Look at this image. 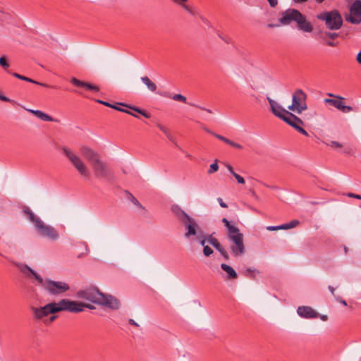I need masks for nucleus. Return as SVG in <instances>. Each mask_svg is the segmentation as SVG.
<instances>
[{
    "label": "nucleus",
    "mask_w": 361,
    "mask_h": 361,
    "mask_svg": "<svg viewBox=\"0 0 361 361\" xmlns=\"http://www.w3.org/2000/svg\"><path fill=\"white\" fill-rule=\"evenodd\" d=\"M222 222L226 227L228 239L230 241L231 252L234 257H238L245 252V245L243 235L240 232L238 228L231 224L227 219L224 218Z\"/></svg>",
    "instance_id": "1"
},
{
    "label": "nucleus",
    "mask_w": 361,
    "mask_h": 361,
    "mask_svg": "<svg viewBox=\"0 0 361 361\" xmlns=\"http://www.w3.org/2000/svg\"><path fill=\"white\" fill-rule=\"evenodd\" d=\"M80 151L91 163L96 178H106L109 176L110 173L106 165L100 159V156L97 152L87 146H82Z\"/></svg>",
    "instance_id": "2"
},
{
    "label": "nucleus",
    "mask_w": 361,
    "mask_h": 361,
    "mask_svg": "<svg viewBox=\"0 0 361 361\" xmlns=\"http://www.w3.org/2000/svg\"><path fill=\"white\" fill-rule=\"evenodd\" d=\"M24 212L28 216L30 221L34 224L36 231L40 235L51 240H56L59 238L58 231L51 226L44 224L29 207H25Z\"/></svg>",
    "instance_id": "3"
},
{
    "label": "nucleus",
    "mask_w": 361,
    "mask_h": 361,
    "mask_svg": "<svg viewBox=\"0 0 361 361\" xmlns=\"http://www.w3.org/2000/svg\"><path fill=\"white\" fill-rule=\"evenodd\" d=\"M61 150L78 173L85 178H89L90 175V170L82 158L79 157L75 152L68 147H63Z\"/></svg>",
    "instance_id": "4"
},
{
    "label": "nucleus",
    "mask_w": 361,
    "mask_h": 361,
    "mask_svg": "<svg viewBox=\"0 0 361 361\" xmlns=\"http://www.w3.org/2000/svg\"><path fill=\"white\" fill-rule=\"evenodd\" d=\"M317 17L319 20L324 21L326 27L329 30H338L343 25L342 16L337 10L322 12Z\"/></svg>",
    "instance_id": "5"
},
{
    "label": "nucleus",
    "mask_w": 361,
    "mask_h": 361,
    "mask_svg": "<svg viewBox=\"0 0 361 361\" xmlns=\"http://www.w3.org/2000/svg\"><path fill=\"white\" fill-rule=\"evenodd\" d=\"M307 94L300 89H298L293 94V102L288 107L290 111L301 114L307 109L306 103Z\"/></svg>",
    "instance_id": "6"
},
{
    "label": "nucleus",
    "mask_w": 361,
    "mask_h": 361,
    "mask_svg": "<svg viewBox=\"0 0 361 361\" xmlns=\"http://www.w3.org/2000/svg\"><path fill=\"white\" fill-rule=\"evenodd\" d=\"M267 100L269 102V104L271 106V109L272 113L281 120H283L284 122H286L287 124L288 122H290L291 120L295 119V115H294L293 113L290 112L289 111L283 108L279 103L273 100L272 99L267 97Z\"/></svg>",
    "instance_id": "7"
},
{
    "label": "nucleus",
    "mask_w": 361,
    "mask_h": 361,
    "mask_svg": "<svg viewBox=\"0 0 361 361\" xmlns=\"http://www.w3.org/2000/svg\"><path fill=\"white\" fill-rule=\"evenodd\" d=\"M183 224L185 229L184 237L187 239L194 240L203 233L195 219L192 217H190Z\"/></svg>",
    "instance_id": "8"
},
{
    "label": "nucleus",
    "mask_w": 361,
    "mask_h": 361,
    "mask_svg": "<svg viewBox=\"0 0 361 361\" xmlns=\"http://www.w3.org/2000/svg\"><path fill=\"white\" fill-rule=\"evenodd\" d=\"M58 311H68L71 312H80L84 310L85 304L80 302L70 300L68 299H62L56 302Z\"/></svg>",
    "instance_id": "9"
},
{
    "label": "nucleus",
    "mask_w": 361,
    "mask_h": 361,
    "mask_svg": "<svg viewBox=\"0 0 361 361\" xmlns=\"http://www.w3.org/2000/svg\"><path fill=\"white\" fill-rule=\"evenodd\" d=\"M77 297L98 304L102 299V293L95 288H87L77 292Z\"/></svg>",
    "instance_id": "10"
},
{
    "label": "nucleus",
    "mask_w": 361,
    "mask_h": 361,
    "mask_svg": "<svg viewBox=\"0 0 361 361\" xmlns=\"http://www.w3.org/2000/svg\"><path fill=\"white\" fill-rule=\"evenodd\" d=\"M32 312L35 319H43L49 314L58 312L56 302L49 303L42 307H32Z\"/></svg>",
    "instance_id": "11"
},
{
    "label": "nucleus",
    "mask_w": 361,
    "mask_h": 361,
    "mask_svg": "<svg viewBox=\"0 0 361 361\" xmlns=\"http://www.w3.org/2000/svg\"><path fill=\"white\" fill-rule=\"evenodd\" d=\"M45 288L49 293L53 295H60L69 290V285L63 281H55L48 280L44 284Z\"/></svg>",
    "instance_id": "12"
},
{
    "label": "nucleus",
    "mask_w": 361,
    "mask_h": 361,
    "mask_svg": "<svg viewBox=\"0 0 361 361\" xmlns=\"http://www.w3.org/2000/svg\"><path fill=\"white\" fill-rule=\"evenodd\" d=\"M345 20L353 24L361 23V1L356 0L350 7V14L345 16Z\"/></svg>",
    "instance_id": "13"
},
{
    "label": "nucleus",
    "mask_w": 361,
    "mask_h": 361,
    "mask_svg": "<svg viewBox=\"0 0 361 361\" xmlns=\"http://www.w3.org/2000/svg\"><path fill=\"white\" fill-rule=\"evenodd\" d=\"M300 12L294 8H288L281 13V17L279 18V23L281 25H290L292 22H296Z\"/></svg>",
    "instance_id": "14"
},
{
    "label": "nucleus",
    "mask_w": 361,
    "mask_h": 361,
    "mask_svg": "<svg viewBox=\"0 0 361 361\" xmlns=\"http://www.w3.org/2000/svg\"><path fill=\"white\" fill-rule=\"evenodd\" d=\"M99 305H104L112 310H118L120 307V302L111 295H106L102 293V299Z\"/></svg>",
    "instance_id": "15"
},
{
    "label": "nucleus",
    "mask_w": 361,
    "mask_h": 361,
    "mask_svg": "<svg viewBox=\"0 0 361 361\" xmlns=\"http://www.w3.org/2000/svg\"><path fill=\"white\" fill-rule=\"evenodd\" d=\"M296 20L297 27L300 30H302L305 32H311L313 30L312 24L307 20L306 17L302 15L301 13H300L298 18Z\"/></svg>",
    "instance_id": "16"
},
{
    "label": "nucleus",
    "mask_w": 361,
    "mask_h": 361,
    "mask_svg": "<svg viewBox=\"0 0 361 361\" xmlns=\"http://www.w3.org/2000/svg\"><path fill=\"white\" fill-rule=\"evenodd\" d=\"M297 312L301 317L306 319L316 318L319 316V314L309 306L299 307L297 310Z\"/></svg>",
    "instance_id": "17"
},
{
    "label": "nucleus",
    "mask_w": 361,
    "mask_h": 361,
    "mask_svg": "<svg viewBox=\"0 0 361 361\" xmlns=\"http://www.w3.org/2000/svg\"><path fill=\"white\" fill-rule=\"evenodd\" d=\"M70 81L74 86L76 87H84L86 90H92L94 92H98L99 90V87L98 86L80 80L75 77L71 78Z\"/></svg>",
    "instance_id": "18"
},
{
    "label": "nucleus",
    "mask_w": 361,
    "mask_h": 361,
    "mask_svg": "<svg viewBox=\"0 0 361 361\" xmlns=\"http://www.w3.org/2000/svg\"><path fill=\"white\" fill-rule=\"evenodd\" d=\"M295 120H291V121L288 122V124L295 128L298 132L305 136H308V133L302 127L304 124L303 121L296 116H295Z\"/></svg>",
    "instance_id": "19"
},
{
    "label": "nucleus",
    "mask_w": 361,
    "mask_h": 361,
    "mask_svg": "<svg viewBox=\"0 0 361 361\" xmlns=\"http://www.w3.org/2000/svg\"><path fill=\"white\" fill-rule=\"evenodd\" d=\"M171 211L182 224L190 217L178 205H173L171 207Z\"/></svg>",
    "instance_id": "20"
},
{
    "label": "nucleus",
    "mask_w": 361,
    "mask_h": 361,
    "mask_svg": "<svg viewBox=\"0 0 361 361\" xmlns=\"http://www.w3.org/2000/svg\"><path fill=\"white\" fill-rule=\"evenodd\" d=\"M329 97H335L337 98V99H324V102L325 104H329L333 106H334L335 108H336L337 109H338L341 102H342V99H343V97H340V96H335L334 94H331V93H328L327 94Z\"/></svg>",
    "instance_id": "21"
},
{
    "label": "nucleus",
    "mask_w": 361,
    "mask_h": 361,
    "mask_svg": "<svg viewBox=\"0 0 361 361\" xmlns=\"http://www.w3.org/2000/svg\"><path fill=\"white\" fill-rule=\"evenodd\" d=\"M221 268L226 272L228 274L227 278L228 279H234L237 278V273L236 271L229 265L226 264H221Z\"/></svg>",
    "instance_id": "22"
},
{
    "label": "nucleus",
    "mask_w": 361,
    "mask_h": 361,
    "mask_svg": "<svg viewBox=\"0 0 361 361\" xmlns=\"http://www.w3.org/2000/svg\"><path fill=\"white\" fill-rule=\"evenodd\" d=\"M12 75L15 78H18L20 80H24V81H27V82H31V83H34V84H36V85H39L44 87H50V86L49 85L46 84V83H42V82L35 81V80H32V79H31L30 78L25 77V76L20 75L18 73H13Z\"/></svg>",
    "instance_id": "23"
},
{
    "label": "nucleus",
    "mask_w": 361,
    "mask_h": 361,
    "mask_svg": "<svg viewBox=\"0 0 361 361\" xmlns=\"http://www.w3.org/2000/svg\"><path fill=\"white\" fill-rule=\"evenodd\" d=\"M28 111L30 112H31L32 114H33L34 115H35L39 118L42 119V121H54V118L52 117H51L48 114L42 112V111L32 110V109H29Z\"/></svg>",
    "instance_id": "24"
},
{
    "label": "nucleus",
    "mask_w": 361,
    "mask_h": 361,
    "mask_svg": "<svg viewBox=\"0 0 361 361\" xmlns=\"http://www.w3.org/2000/svg\"><path fill=\"white\" fill-rule=\"evenodd\" d=\"M20 270L25 274L27 273V271L30 272L38 281V282L40 284H43L42 278L37 273H36L34 270H32L30 267H29L27 265H25V264L23 265L20 267Z\"/></svg>",
    "instance_id": "25"
},
{
    "label": "nucleus",
    "mask_w": 361,
    "mask_h": 361,
    "mask_svg": "<svg viewBox=\"0 0 361 361\" xmlns=\"http://www.w3.org/2000/svg\"><path fill=\"white\" fill-rule=\"evenodd\" d=\"M140 79H141L142 82L147 87L149 90H150L152 92H156L157 85L153 81H152L149 79V78H148L147 76H143V77H141Z\"/></svg>",
    "instance_id": "26"
},
{
    "label": "nucleus",
    "mask_w": 361,
    "mask_h": 361,
    "mask_svg": "<svg viewBox=\"0 0 361 361\" xmlns=\"http://www.w3.org/2000/svg\"><path fill=\"white\" fill-rule=\"evenodd\" d=\"M207 242L210 243L212 245H213L218 251H219L222 248V246L221 245L218 240L213 237L212 235H208Z\"/></svg>",
    "instance_id": "27"
},
{
    "label": "nucleus",
    "mask_w": 361,
    "mask_h": 361,
    "mask_svg": "<svg viewBox=\"0 0 361 361\" xmlns=\"http://www.w3.org/2000/svg\"><path fill=\"white\" fill-rule=\"evenodd\" d=\"M300 222L298 220H293L287 224H282L283 230L290 229L297 226Z\"/></svg>",
    "instance_id": "28"
},
{
    "label": "nucleus",
    "mask_w": 361,
    "mask_h": 361,
    "mask_svg": "<svg viewBox=\"0 0 361 361\" xmlns=\"http://www.w3.org/2000/svg\"><path fill=\"white\" fill-rule=\"evenodd\" d=\"M129 108L133 110L134 111L137 112L138 114H141L142 116H145L147 118H150V114L144 109L135 106H129Z\"/></svg>",
    "instance_id": "29"
},
{
    "label": "nucleus",
    "mask_w": 361,
    "mask_h": 361,
    "mask_svg": "<svg viewBox=\"0 0 361 361\" xmlns=\"http://www.w3.org/2000/svg\"><path fill=\"white\" fill-rule=\"evenodd\" d=\"M207 236L204 233V232L202 233V235H200L197 238H196L195 240H197L200 242L201 245L203 247L206 246L205 244L207 242Z\"/></svg>",
    "instance_id": "30"
},
{
    "label": "nucleus",
    "mask_w": 361,
    "mask_h": 361,
    "mask_svg": "<svg viewBox=\"0 0 361 361\" xmlns=\"http://www.w3.org/2000/svg\"><path fill=\"white\" fill-rule=\"evenodd\" d=\"M0 66L4 70H7L10 67V64L7 61L6 57L5 56H3L0 58Z\"/></svg>",
    "instance_id": "31"
},
{
    "label": "nucleus",
    "mask_w": 361,
    "mask_h": 361,
    "mask_svg": "<svg viewBox=\"0 0 361 361\" xmlns=\"http://www.w3.org/2000/svg\"><path fill=\"white\" fill-rule=\"evenodd\" d=\"M206 131H207V132H208V133H211V134H212V135H213L215 137H216V138H218L219 140H221V141L224 142H225V143H226V144H228V142H229V140H229V139H228L227 137H224V136H222V135H219V134L214 133H213V132L210 131V130H208V129H207V130H206Z\"/></svg>",
    "instance_id": "32"
},
{
    "label": "nucleus",
    "mask_w": 361,
    "mask_h": 361,
    "mask_svg": "<svg viewBox=\"0 0 361 361\" xmlns=\"http://www.w3.org/2000/svg\"><path fill=\"white\" fill-rule=\"evenodd\" d=\"M172 99L175 101L182 102L183 103H187V99L185 96L180 94H175L172 96Z\"/></svg>",
    "instance_id": "33"
},
{
    "label": "nucleus",
    "mask_w": 361,
    "mask_h": 361,
    "mask_svg": "<svg viewBox=\"0 0 361 361\" xmlns=\"http://www.w3.org/2000/svg\"><path fill=\"white\" fill-rule=\"evenodd\" d=\"M181 7L192 16H195L197 14L195 9L193 7L187 5L186 3Z\"/></svg>",
    "instance_id": "34"
},
{
    "label": "nucleus",
    "mask_w": 361,
    "mask_h": 361,
    "mask_svg": "<svg viewBox=\"0 0 361 361\" xmlns=\"http://www.w3.org/2000/svg\"><path fill=\"white\" fill-rule=\"evenodd\" d=\"M130 200L136 206L142 209H145V207L139 202V201L131 194L128 192Z\"/></svg>",
    "instance_id": "35"
},
{
    "label": "nucleus",
    "mask_w": 361,
    "mask_h": 361,
    "mask_svg": "<svg viewBox=\"0 0 361 361\" xmlns=\"http://www.w3.org/2000/svg\"><path fill=\"white\" fill-rule=\"evenodd\" d=\"M338 110L341 111L342 112H344V113H348V112H350L353 110V108L350 106H346L343 104V102H342L339 108H338Z\"/></svg>",
    "instance_id": "36"
},
{
    "label": "nucleus",
    "mask_w": 361,
    "mask_h": 361,
    "mask_svg": "<svg viewBox=\"0 0 361 361\" xmlns=\"http://www.w3.org/2000/svg\"><path fill=\"white\" fill-rule=\"evenodd\" d=\"M219 169V166L217 164V161H215L214 163L212 164L209 166V169L208 171V173L211 174L216 171H217Z\"/></svg>",
    "instance_id": "37"
},
{
    "label": "nucleus",
    "mask_w": 361,
    "mask_h": 361,
    "mask_svg": "<svg viewBox=\"0 0 361 361\" xmlns=\"http://www.w3.org/2000/svg\"><path fill=\"white\" fill-rule=\"evenodd\" d=\"M203 253L206 257H209L213 253L212 249L208 245L203 247Z\"/></svg>",
    "instance_id": "38"
},
{
    "label": "nucleus",
    "mask_w": 361,
    "mask_h": 361,
    "mask_svg": "<svg viewBox=\"0 0 361 361\" xmlns=\"http://www.w3.org/2000/svg\"><path fill=\"white\" fill-rule=\"evenodd\" d=\"M157 127H158V128H159V129H160V130H161V131H162V132H163V133H164V134H165V135L169 137V138H170V134H169V132L168 129H167L165 126H162V125H161V124H159V123H157Z\"/></svg>",
    "instance_id": "39"
},
{
    "label": "nucleus",
    "mask_w": 361,
    "mask_h": 361,
    "mask_svg": "<svg viewBox=\"0 0 361 361\" xmlns=\"http://www.w3.org/2000/svg\"><path fill=\"white\" fill-rule=\"evenodd\" d=\"M233 177L236 179L238 183L240 184H244L245 183V179L240 176L239 174L235 173L233 175Z\"/></svg>",
    "instance_id": "40"
},
{
    "label": "nucleus",
    "mask_w": 361,
    "mask_h": 361,
    "mask_svg": "<svg viewBox=\"0 0 361 361\" xmlns=\"http://www.w3.org/2000/svg\"><path fill=\"white\" fill-rule=\"evenodd\" d=\"M228 145L236 148V149H243V146L240 144H238L232 140H229V142H228Z\"/></svg>",
    "instance_id": "41"
},
{
    "label": "nucleus",
    "mask_w": 361,
    "mask_h": 361,
    "mask_svg": "<svg viewBox=\"0 0 361 361\" xmlns=\"http://www.w3.org/2000/svg\"><path fill=\"white\" fill-rule=\"evenodd\" d=\"M228 145L236 148V149H243V146L240 144H238L232 140H229V142H228Z\"/></svg>",
    "instance_id": "42"
},
{
    "label": "nucleus",
    "mask_w": 361,
    "mask_h": 361,
    "mask_svg": "<svg viewBox=\"0 0 361 361\" xmlns=\"http://www.w3.org/2000/svg\"><path fill=\"white\" fill-rule=\"evenodd\" d=\"M324 35L328 37H329V38H331V39H335V38L338 37V33L330 32H326L324 33Z\"/></svg>",
    "instance_id": "43"
},
{
    "label": "nucleus",
    "mask_w": 361,
    "mask_h": 361,
    "mask_svg": "<svg viewBox=\"0 0 361 361\" xmlns=\"http://www.w3.org/2000/svg\"><path fill=\"white\" fill-rule=\"evenodd\" d=\"M329 146H331L333 148H341L342 147V145L336 141H331L329 144Z\"/></svg>",
    "instance_id": "44"
},
{
    "label": "nucleus",
    "mask_w": 361,
    "mask_h": 361,
    "mask_svg": "<svg viewBox=\"0 0 361 361\" xmlns=\"http://www.w3.org/2000/svg\"><path fill=\"white\" fill-rule=\"evenodd\" d=\"M56 317L54 316V315H52L50 317H49L48 319H44V322L46 324H51V322H53L55 319H56Z\"/></svg>",
    "instance_id": "45"
},
{
    "label": "nucleus",
    "mask_w": 361,
    "mask_h": 361,
    "mask_svg": "<svg viewBox=\"0 0 361 361\" xmlns=\"http://www.w3.org/2000/svg\"><path fill=\"white\" fill-rule=\"evenodd\" d=\"M219 252L221 254L226 260L229 259L228 252L223 247Z\"/></svg>",
    "instance_id": "46"
},
{
    "label": "nucleus",
    "mask_w": 361,
    "mask_h": 361,
    "mask_svg": "<svg viewBox=\"0 0 361 361\" xmlns=\"http://www.w3.org/2000/svg\"><path fill=\"white\" fill-rule=\"evenodd\" d=\"M267 229L268 231H277V230H280V229H282L283 230V227H282V225H280V226H268L267 228Z\"/></svg>",
    "instance_id": "47"
},
{
    "label": "nucleus",
    "mask_w": 361,
    "mask_h": 361,
    "mask_svg": "<svg viewBox=\"0 0 361 361\" xmlns=\"http://www.w3.org/2000/svg\"><path fill=\"white\" fill-rule=\"evenodd\" d=\"M174 4L182 6L185 4L188 0H171Z\"/></svg>",
    "instance_id": "48"
},
{
    "label": "nucleus",
    "mask_w": 361,
    "mask_h": 361,
    "mask_svg": "<svg viewBox=\"0 0 361 361\" xmlns=\"http://www.w3.org/2000/svg\"><path fill=\"white\" fill-rule=\"evenodd\" d=\"M347 196L349 197H351V198H355V199L361 200V195H357V194H354V193H352V192H348L347 194Z\"/></svg>",
    "instance_id": "49"
},
{
    "label": "nucleus",
    "mask_w": 361,
    "mask_h": 361,
    "mask_svg": "<svg viewBox=\"0 0 361 361\" xmlns=\"http://www.w3.org/2000/svg\"><path fill=\"white\" fill-rule=\"evenodd\" d=\"M217 201L221 207H223V208L228 207V205L223 201L222 198H221V197L217 198Z\"/></svg>",
    "instance_id": "50"
},
{
    "label": "nucleus",
    "mask_w": 361,
    "mask_h": 361,
    "mask_svg": "<svg viewBox=\"0 0 361 361\" xmlns=\"http://www.w3.org/2000/svg\"><path fill=\"white\" fill-rule=\"evenodd\" d=\"M109 107L113 108L114 109H116V110H118L119 111L128 112V110L119 108V107H118V106H116V105H114V104H111V106Z\"/></svg>",
    "instance_id": "51"
},
{
    "label": "nucleus",
    "mask_w": 361,
    "mask_h": 361,
    "mask_svg": "<svg viewBox=\"0 0 361 361\" xmlns=\"http://www.w3.org/2000/svg\"><path fill=\"white\" fill-rule=\"evenodd\" d=\"M226 167L232 175H233L235 173L233 170V166L231 164H226Z\"/></svg>",
    "instance_id": "52"
},
{
    "label": "nucleus",
    "mask_w": 361,
    "mask_h": 361,
    "mask_svg": "<svg viewBox=\"0 0 361 361\" xmlns=\"http://www.w3.org/2000/svg\"><path fill=\"white\" fill-rule=\"evenodd\" d=\"M95 101H96L97 103H99V104H103V105H104V106H109H109H111V104H110V103H109V102H104V101H102V100H100V99H96Z\"/></svg>",
    "instance_id": "53"
},
{
    "label": "nucleus",
    "mask_w": 361,
    "mask_h": 361,
    "mask_svg": "<svg viewBox=\"0 0 361 361\" xmlns=\"http://www.w3.org/2000/svg\"><path fill=\"white\" fill-rule=\"evenodd\" d=\"M271 6V7H275L278 4L277 0H267Z\"/></svg>",
    "instance_id": "54"
},
{
    "label": "nucleus",
    "mask_w": 361,
    "mask_h": 361,
    "mask_svg": "<svg viewBox=\"0 0 361 361\" xmlns=\"http://www.w3.org/2000/svg\"><path fill=\"white\" fill-rule=\"evenodd\" d=\"M188 104L189 105H190V106L198 107V108H200V109H202V110H205V111H207L208 113L212 114V111H211V110H209V109H204V108H203V107H200V106H197V105H195V104H192V103H188Z\"/></svg>",
    "instance_id": "55"
},
{
    "label": "nucleus",
    "mask_w": 361,
    "mask_h": 361,
    "mask_svg": "<svg viewBox=\"0 0 361 361\" xmlns=\"http://www.w3.org/2000/svg\"><path fill=\"white\" fill-rule=\"evenodd\" d=\"M128 323H129L130 325H133V326H135V327H139V324H138L136 322H135L133 319H130L128 320Z\"/></svg>",
    "instance_id": "56"
},
{
    "label": "nucleus",
    "mask_w": 361,
    "mask_h": 361,
    "mask_svg": "<svg viewBox=\"0 0 361 361\" xmlns=\"http://www.w3.org/2000/svg\"><path fill=\"white\" fill-rule=\"evenodd\" d=\"M337 301H338L339 302H341V304H343V305L346 306L347 305V303H346V301L340 298L339 297L336 298Z\"/></svg>",
    "instance_id": "57"
},
{
    "label": "nucleus",
    "mask_w": 361,
    "mask_h": 361,
    "mask_svg": "<svg viewBox=\"0 0 361 361\" xmlns=\"http://www.w3.org/2000/svg\"><path fill=\"white\" fill-rule=\"evenodd\" d=\"M326 44L328 46H330V47H336V43H335L333 41H327L326 42Z\"/></svg>",
    "instance_id": "58"
},
{
    "label": "nucleus",
    "mask_w": 361,
    "mask_h": 361,
    "mask_svg": "<svg viewBox=\"0 0 361 361\" xmlns=\"http://www.w3.org/2000/svg\"><path fill=\"white\" fill-rule=\"evenodd\" d=\"M251 193H252V197H253L255 200H259V196L256 194V192H255L254 190H252V191H251Z\"/></svg>",
    "instance_id": "59"
},
{
    "label": "nucleus",
    "mask_w": 361,
    "mask_h": 361,
    "mask_svg": "<svg viewBox=\"0 0 361 361\" xmlns=\"http://www.w3.org/2000/svg\"><path fill=\"white\" fill-rule=\"evenodd\" d=\"M356 60L359 63H361V51H360L356 57Z\"/></svg>",
    "instance_id": "60"
},
{
    "label": "nucleus",
    "mask_w": 361,
    "mask_h": 361,
    "mask_svg": "<svg viewBox=\"0 0 361 361\" xmlns=\"http://www.w3.org/2000/svg\"><path fill=\"white\" fill-rule=\"evenodd\" d=\"M279 25H281L280 23L279 24L269 23V24L267 25V27H270V28H272V27H278Z\"/></svg>",
    "instance_id": "61"
},
{
    "label": "nucleus",
    "mask_w": 361,
    "mask_h": 361,
    "mask_svg": "<svg viewBox=\"0 0 361 361\" xmlns=\"http://www.w3.org/2000/svg\"><path fill=\"white\" fill-rule=\"evenodd\" d=\"M0 99L4 102H8L10 99L5 96L0 95Z\"/></svg>",
    "instance_id": "62"
},
{
    "label": "nucleus",
    "mask_w": 361,
    "mask_h": 361,
    "mask_svg": "<svg viewBox=\"0 0 361 361\" xmlns=\"http://www.w3.org/2000/svg\"><path fill=\"white\" fill-rule=\"evenodd\" d=\"M319 317L323 321H326L328 319L327 315H325V314L320 315Z\"/></svg>",
    "instance_id": "63"
},
{
    "label": "nucleus",
    "mask_w": 361,
    "mask_h": 361,
    "mask_svg": "<svg viewBox=\"0 0 361 361\" xmlns=\"http://www.w3.org/2000/svg\"><path fill=\"white\" fill-rule=\"evenodd\" d=\"M252 272V271L251 269H248L246 270L245 275L247 276H250Z\"/></svg>",
    "instance_id": "64"
}]
</instances>
